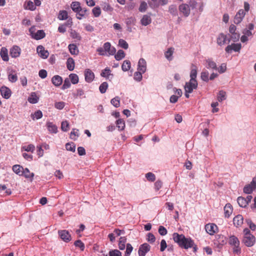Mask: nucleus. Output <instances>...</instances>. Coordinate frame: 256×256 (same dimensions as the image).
<instances>
[{
	"instance_id": "338daca9",
	"label": "nucleus",
	"mask_w": 256,
	"mask_h": 256,
	"mask_svg": "<svg viewBox=\"0 0 256 256\" xmlns=\"http://www.w3.org/2000/svg\"><path fill=\"white\" fill-rule=\"evenodd\" d=\"M110 256H122V253L118 250H114L109 252Z\"/></svg>"
},
{
	"instance_id": "f704fd0d",
	"label": "nucleus",
	"mask_w": 256,
	"mask_h": 256,
	"mask_svg": "<svg viewBox=\"0 0 256 256\" xmlns=\"http://www.w3.org/2000/svg\"><path fill=\"white\" fill-rule=\"evenodd\" d=\"M23 168L20 165H14L12 166L13 171L19 176H22V172L23 170Z\"/></svg>"
},
{
	"instance_id": "b1692460",
	"label": "nucleus",
	"mask_w": 256,
	"mask_h": 256,
	"mask_svg": "<svg viewBox=\"0 0 256 256\" xmlns=\"http://www.w3.org/2000/svg\"><path fill=\"white\" fill-rule=\"evenodd\" d=\"M52 82L55 86H58L62 84V79L61 76L56 75L52 77Z\"/></svg>"
},
{
	"instance_id": "7ed1b4c3",
	"label": "nucleus",
	"mask_w": 256,
	"mask_h": 256,
	"mask_svg": "<svg viewBox=\"0 0 256 256\" xmlns=\"http://www.w3.org/2000/svg\"><path fill=\"white\" fill-rule=\"evenodd\" d=\"M198 82L196 80L192 81V80L188 82H186L184 86V90L186 92H192L194 89L198 87Z\"/></svg>"
},
{
	"instance_id": "09e8293b",
	"label": "nucleus",
	"mask_w": 256,
	"mask_h": 256,
	"mask_svg": "<svg viewBox=\"0 0 256 256\" xmlns=\"http://www.w3.org/2000/svg\"><path fill=\"white\" fill-rule=\"evenodd\" d=\"M70 79L73 84H76L78 82V77L74 74H71L69 76Z\"/></svg>"
},
{
	"instance_id": "e433bc0d",
	"label": "nucleus",
	"mask_w": 256,
	"mask_h": 256,
	"mask_svg": "<svg viewBox=\"0 0 256 256\" xmlns=\"http://www.w3.org/2000/svg\"><path fill=\"white\" fill-rule=\"evenodd\" d=\"M69 50L72 54H77L78 50L76 46L74 44H70L68 46Z\"/></svg>"
},
{
	"instance_id": "a878e982",
	"label": "nucleus",
	"mask_w": 256,
	"mask_h": 256,
	"mask_svg": "<svg viewBox=\"0 0 256 256\" xmlns=\"http://www.w3.org/2000/svg\"><path fill=\"white\" fill-rule=\"evenodd\" d=\"M88 15V11L86 8H80V10H78L76 12V18L80 20L82 17H85Z\"/></svg>"
},
{
	"instance_id": "20e7f679",
	"label": "nucleus",
	"mask_w": 256,
	"mask_h": 256,
	"mask_svg": "<svg viewBox=\"0 0 256 256\" xmlns=\"http://www.w3.org/2000/svg\"><path fill=\"white\" fill-rule=\"evenodd\" d=\"M256 188V178H254L250 184L246 186L244 188V192L247 194H251Z\"/></svg>"
},
{
	"instance_id": "2eb2a0df",
	"label": "nucleus",
	"mask_w": 256,
	"mask_h": 256,
	"mask_svg": "<svg viewBox=\"0 0 256 256\" xmlns=\"http://www.w3.org/2000/svg\"><path fill=\"white\" fill-rule=\"evenodd\" d=\"M206 232L210 235H213L218 229L217 226L214 224H208L206 225Z\"/></svg>"
},
{
	"instance_id": "a18cd8bd",
	"label": "nucleus",
	"mask_w": 256,
	"mask_h": 256,
	"mask_svg": "<svg viewBox=\"0 0 256 256\" xmlns=\"http://www.w3.org/2000/svg\"><path fill=\"white\" fill-rule=\"evenodd\" d=\"M226 98V92L224 90H220L218 96V100L219 102H222Z\"/></svg>"
},
{
	"instance_id": "5701e85b",
	"label": "nucleus",
	"mask_w": 256,
	"mask_h": 256,
	"mask_svg": "<svg viewBox=\"0 0 256 256\" xmlns=\"http://www.w3.org/2000/svg\"><path fill=\"white\" fill-rule=\"evenodd\" d=\"M197 76V67L194 64L191 66V71L190 73V77L192 81L196 80V78Z\"/></svg>"
},
{
	"instance_id": "473e14b6",
	"label": "nucleus",
	"mask_w": 256,
	"mask_h": 256,
	"mask_svg": "<svg viewBox=\"0 0 256 256\" xmlns=\"http://www.w3.org/2000/svg\"><path fill=\"white\" fill-rule=\"evenodd\" d=\"M151 22V18L148 15H144L141 20L142 25L146 26Z\"/></svg>"
},
{
	"instance_id": "6e6d98bb",
	"label": "nucleus",
	"mask_w": 256,
	"mask_h": 256,
	"mask_svg": "<svg viewBox=\"0 0 256 256\" xmlns=\"http://www.w3.org/2000/svg\"><path fill=\"white\" fill-rule=\"evenodd\" d=\"M62 130L64 132H67L69 129V124L67 120L62 122L61 124Z\"/></svg>"
},
{
	"instance_id": "5fc2aeb1",
	"label": "nucleus",
	"mask_w": 256,
	"mask_h": 256,
	"mask_svg": "<svg viewBox=\"0 0 256 256\" xmlns=\"http://www.w3.org/2000/svg\"><path fill=\"white\" fill-rule=\"evenodd\" d=\"M66 148L67 150L74 152L76 150V146L74 143H67L66 144Z\"/></svg>"
},
{
	"instance_id": "412c9836",
	"label": "nucleus",
	"mask_w": 256,
	"mask_h": 256,
	"mask_svg": "<svg viewBox=\"0 0 256 256\" xmlns=\"http://www.w3.org/2000/svg\"><path fill=\"white\" fill-rule=\"evenodd\" d=\"M232 206L230 203L226 204L224 207L225 217L229 218L232 212Z\"/></svg>"
},
{
	"instance_id": "6e6552de",
	"label": "nucleus",
	"mask_w": 256,
	"mask_h": 256,
	"mask_svg": "<svg viewBox=\"0 0 256 256\" xmlns=\"http://www.w3.org/2000/svg\"><path fill=\"white\" fill-rule=\"evenodd\" d=\"M60 238L65 242H68L71 240V236L66 230H60L58 232Z\"/></svg>"
},
{
	"instance_id": "393cba45",
	"label": "nucleus",
	"mask_w": 256,
	"mask_h": 256,
	"mask_svg": "<svg viewBox=\"0 0 256 256\" xmlns=\"http://www.w3.org/2000/svg\"><path fill=\"white\" fill-rule=\"evenodd\" d=\"M0 56L3 60L7 62L8 60V50L5 47H2L0 50Z\"/></svg>"
},
{
	"instance_id": "774afa93",
	"label": "nucleus",
	"mask_w": 256,
	"mask_h": 256,
	"mask_svg": "<svg viewBox=\"0 0 256 256\" xmlns=\"http://www.w3.org/2000/svg\"><path fill=\"white\" fill-rule=\"evenodd\" d=\"M70 86V79L66 78L64 80V83L62 86V89L64 90L68 88Z\"/></svg>"
},
{
	"instance_id": "9d476101",
	"label": "nucleus",
	"mask_w": 256,
	"mask_h": 256,
	"mask_svg": "<svg viewBox=\"0 0 256 256\" xmlns=\"http://www.w3.org/2000/svg\"><path fill=\"white\" fill-rule=\"evenodd\" d=\"M36 51L40 56L42 58H46L49 55V52L48 50H45L42 46H38L36 48Z\"/></svg>"
},
{
	"instance_id": "49530a36",
	"label": "nucleus",
	"mask_w": 256,
	"mask_h": 256,
	"mask_svg": "<svg viewBox=\"0 0 256 256\" xmlns=\"http://www.w3.org/2000/svg\"><path fill=\"white\" fill-rule=\"evenodd\" d=\"M208 75V72L206 70H204L201 72L200 78L202 80L208 82L209 80Z\"/></svg>"
},
{
	"instance_id": "ddd939ff",
	"label": "nucleus",
	"mask_w": 256,
	"mask_h": 256,
	"mask_svg": "<svg viewBox=\"0 0 256 256\" xmlns=\"http://www.w3.org/2000/svg\"><path fill=\"white\" fill-rule=\"evenodd\" d=\"M0 92L2 97L6 99L9 98L11 96V90L6 86H2L0 89Z\"/></svg>"
},
{
	"instance_id": "cd10ccee",
	"label": "nucleus",
	"mask_w": 256,
	"mask_h": 256,
	"mask_svg": "<svg viewBox=\"0 0 256 256\" xmlns=\"http://www.w3.org/2000/svg\"><path fill=\"white\" fill-rule=\"evenodd\" d=\"M38 97L37 96L35 92H32L28 97V100L31 104H36L38 102Z\"/></svg>"
},
{
	"instance_id": "58836bf2",
	"label": "nucleus",
	"mask_w": 256,
	"mask_h": 256,
	"mask_svg": "<svg viewBox=\"0 0 256 256\" xmlns=\"http://www.w3.org/2000/svg\"><path fill=\"white\" fill-rule=\"evenodd\" d=\"M110 70L109 68H106L104 70L102 71V73L100 74V76L102 77L108 78L110 76H112V74H110Z\"/></svg>"
},
{
	"instance_id": "c85d7f7f",
	"label": "nucleus",
	"mask_w": 256,
	"mask_h": 256,
	"mask_svg": "<svg viewBox=\"0 0 256 256\" xmlns=\"http://www.w3.org/2000/svg\"><path fill=\"white\" fill-rule=\"evenodd\" d=\"M66 66H67L68 69L69 70L72 71V70H74V60H73L72 58H69L68 59L67 62H66Z\"/></svg>"
},
{
	"instance_id": "79ce46f5",
	"label": "nucleus",
	"mask_w": 256,
	"mask_h": 256,
	"mask_svg": "<svg viewBox=\"0 0 256 256\" xmlns=\"http://www.w3.org/2000/svg\"><path fill=\"white\" fill-rule=\"evenodd\" d=\"M122 68L124 72L128 70L130 68V61L128 60H124L122 64Z\"/></svg>"
},
{
	"instance_id": "052dcab7",
	"label": "nucleus",
	"mask_w": 256,
	"mask_h": 256,
	"mask_svg": "<svg viewBox=\"0 0 256 256\" xmlns=\"http://www.w3.org/2000/svg\"><path fill=\"white\" fill-rule=\"evenodd\" d=\"M133 250V248L130 244H127L125 256H129Z\"/></svg>"
},
{
	"instance_id": "72a5a7b5",
	"label": "nucleus",
	"mask_w": 256,
	"mask_h": 256,
	"mask_svg": "<svg viewBox=\"0 0 256 256\" xmlns=\"http://www.w3.org/2000/svg\"><path fill=\"white\" fill-rule=\"evenodd\" d=\"M231 34L232 35L230 36V38L228 39V43L231 40L234 42H236L239 40L240 38V34L239 33L234 32Z\"/></svg>"
},
{
	"instance_id": "603ef678",
	"label": "nucleus",
	"mask_w": 256,
	"mask_h": 256,
	"mask_svg": "<svg viewBox=\"0 0 256 256\" xmlns=\"http://www.w3.org/2000/svg\"><path fill=\"white\" fill-rule=\"evenodd\" d=\"M111 104L116 108H118L120 106V98L118 96H116V98H112L111 100Z\"/></svg>"
},
{
	"instance_id": "2f4dec72",
	"label": "nucleus",
	"mask_w": 256,
	"mask_h": 256,
	"mask_svg": "<svg viewBox=\"0 0 256 256\" xmlns=\"http://www.w3.org/2000/svg\"><path fill=\"white\" fill-rule=\"evenodd\" d=\"M45 36V33L42 30H38L37 32L34 34V36H32V38L36 40H40L44 38Z\"/></svg>"
},
{
	"instance_id": "f3484780",
	"label": "nucleus",
	"mask_w": 256,
	"mask_h": 256,
	"mask_svg": "<svg viewBox=\"0 0 256 256\" xmlns=\"http://www.w3.org/2000/svg\"><path fill=\"white\" fill-rule=\"evenodd\" d=\"M84 76L86 80L88 82H90L94 80V74L91 70L90 69H86L85 70Z\"/></svg>"
},
{
	"instance_id": "4be33fe9",
	"label": "nucleus",
	"mask_w": 256,
	"mask_h": 256,
	"mask_svg": "<svg viewBox=\"0 0 256 256\" xmlns=\"http://www.w3.org/2000/svg\"><path fill=\"white\" fill-rule=\"evenodd\" d=\"M206 67L208 69H212L217 70L218 67L216 63L211 59H208L206 60Z\"/></svg>"
},
{
	"instance_id": "f8f14e48",
	"label": "nucleus",
	"mask_w": 256,
	"mask_h": 256,
	"mask_svg": "<svg viewBox=\"0 0 256 256\" xmlns=\"http://www.w3.org/2000/svg\"><path fill=\"white\" fill-rule=\"evenodd\" d=\"M21 52L20 48L17 46H14L10 49V55L12 58H16L20 56Z\"/></svg>"
},
{
	"instance_id": "f03ea898",
	"label": "nucleus",
	"mask_w": 256,
	"mask_h": 256,
	"mask_svg": "<svg viewBox=\"0 0 256 256\" xmlns=\"http://www.w3.org/2000/svg\"><path fill=\"white\" fill-rule=\"evenodd\" d=\"M229 244L232 246H234L233 252L234 254H240L241 252V249L240 248V241L238 238L234 236H232L230 237Z\"/></svg>"
},
{
	"instance_id": "13d9d810",
	"label": "nucleus",
	"mask_w": 256,
	"mask_h": 256,
	"mask_svg": "<svg viewBox=\"0 0 256 256\" xmlns=\"http://www.w3.org/2000/svg\"><path fill=\"white\" fill-rule=\"evenodd\" d=\"M92 14L95 17H98L101 14V10L100 7H95L92 9Z\"/></svg>"
},
{
	"instance_id": "423d86ee",
	"label": "nucleus",
	"mask_w": 256,
	"mask_h": 256,
	"mask_svg": "<svg viewBox=\"0 0 256 256\" xmlns=\"http://www.w3.org/2000/svg\"><path fill=\"white\" fill-rule=\"evenodd\" d=\"M150 246L147 243H144L140 246L138 253L139 256H145L146 253L150 251Z\"/></svg>"
},
{
	"instance_id": "e2e57ef3",
	"label": "nucleus",
	"mask_w": 256,
	"mask_h": 256,
	"mask_svg": "<svg viewBox=\"0 0 256 256\" xmlns=\"http://www.w3.org/2000/svg\"><path fill=\"white\" fill-rule=\"evenodd\" d=\"M146 240L151 244L154 243L156 240L154 236L152 233H148L147 235Z\"/></svg>"
},
{
	"instance_id": "a19ab883",
	"label": "nucleus",
	"mask_w": 256,
	"mask_h": 256,
	"mask_svg": "<svg viewBox=\"0 0 256 256\" xmlns=\"http://www.w3.org/2000/svg\"><path fill=\"white\" fill-rule=\"evenodd\" d=\"M125 56V53L123 50H120L117 52V54L115 55L114 57L115 58L118 60H120L124 58Z\"/></svg>"
},
{
	"instance_id": "4d7b16f0",
	"label": "nucleus",
	"mask_w": 256,
	"mask_h": 256,
	"mask_svg": "<svg viewBox=\"0 0 256 256\" xmlns=\"http://www.w3.org/2000/svg\"><path fill=\"white\" fill-rule=\"evenodd\" d=\"M36 6L33 2L30 0H29L27 2V4L25 7L26 9H28L30 10H34L36 9Z\"/></svg>"
},
{
	"instance_id": "aec40b11",
	"label": "nucleus",
	"mask_w": 256,
	"mask_h": 256,
	"mask_svg": "<svg viewBox=\"0 0 256 256\" xmlns=\"http://www.w3.org/2000/svg\"><path fill=\"white\" fill-rule=\"evenodd\" d=\"M243 216L240 214H238L233 219L234 224L236 227L240 226L243 224Z\"/></svg>"
},
{
	"instance_id": "bf43d9fd",
	"label": "nucleus",
	"mask_w": 256,
	"mask_h": 256,
	"mask_svg": "<svg viewBox=\"0 0 256 256\" xmlns=\"http://www.w3.org/2000/svg\"><path fill=\"white\" fill-rule=\"evenodd\" d=\"M74 246L78 247L82 250H84V244L80 240H77L74 242Z\"/></svg>"
},
{
	"instance_id": "6ab92c4d",
	"label": "nucleus",
	"mask_w": 256,
	"mask_h": 256,
	"mask_svg": "<svg viewBox=\"0 0 256 256\" xmlns=\"http://www.w3.org/2000/svg\"><path fill=\"white\" fill-rule=\"evenodd\" d=\"M226 40H228L226 35L221 33L218 35L217 38V44L221 46L224 44Z\"/></svg>"
},
{
	"instance_id": "0eeeda50",
	"label": "nucleus",
	"mask_w": 256,
	"mask_h": 256,
	"mask_svg": "<svg viewBox=\"0 0 256 256\" xmlns=\"http://www.w3.org/2000/svg\"><path fill=\"white\" fill-rule=\"evenodd\" d=\"M245 15L246 12L244 10L242 9L240 10L234 18V23L236 24L240 23Z\"/></svg>"
},
{
	"instance_id": "4468645a",
	"label": "nucleus",
	"mask_w": 256,
	"mask_h": 256,
	"mask_svg": "<svg viewBox=\"0 0 256 256\" xmlns=\"http://www.w3.org/2000/svg\"><path fill=\"white\" fill-rule=\"evenodd\" d=\"M104 48L106 52H108L109 55H114L116 52V50L114 47L111 46V44L106 42L104 44Z\"/></svg>"
},
{
	"instance_id": "69168bd1",
	"label": "nucleus",
	"mask_w": 256,
	"mask_h": 256,
	"mask_svg": "<svg viewBox=\"0 0 256 256\" xmlns=\"http://www.w3.org/2000/svg\"><path fill=\"white\" fill-rule=\"evenodd\" d=\"M22 148L25 151L33 152L34 150L35 146L34 145L30 144L28 145V146H23Z\"/></svg>"
},
{
	"instance_id": "3c124183",
	"label": "nucleus",
	"mask_w": 256,
	"mask_h": 256,
	"mask_svg": "<svg viewBox=\"0 0 256 256\" xmlns=\"http://www.w3.org/2000/svg\"><path fill=\"white\" fill-rule=\"evenodd\" d=\"M31 116L32 120H34V118L36 120H38L42 118V113L40 110H38L36 111L34 114H32Z\"/></svg>"
},
{
	"instance_id": "8fccbe9b",
	"label": "nucleus",
	"mask_w": 256,
	"mask_h": 256,
	"mask_svg": "<svg viewBox=\"0 0 256 256\" xmlns=\"http://www.w3.org/2000/svg\"><path fill=\"white\" fill-rule=\"evenodd\" d=\"M108 88V84L106 82H102L99 87V90L100 92L102 94H104L106 92L107 88Z\"/></svg>"
},
{
	"instance_id": "9b49d317",
	"label": "nucleus",
	"mask_w": 256,
	"mask_h": 256,
	"mask_svg": "<svg viewBox=\"0 0 256 256\" xmlns=\"http://www.w3.org/2000/svg\"><path fill=\"white\" fill-rule=\"evenodd\" d=\"M179 10L184 16L188 17L190 12V6L187 4H182L179 6Z\"/></svg>"
},
{
	"instance_id": "c03bdc74",
	"label": "nucleus",
	"mask_w": 256,
	"mask_h": 256,
	"mask_svg": "<svg viewBox=\"0 0 256 256\" xmlns=\"http://www.w3.org/2000/svg\"><path fill=\"white\" fill-rule=\"evenodd\" d=\"M70 36L72 38L76 39L78 40H80L82 39L81 36L74 30H71Z\"/></svg>"
},
{
	"instance_id": "dca6fc26",
	"label": "nucleus",
	"mask_w": 256,
	"mask_h": 256,
	"mask_svg": "<svg viewBox=\"0 0 256 256\" xmlns=\"http://www.w3.org/2000/svg\"><path fill=\"white\" fill-rule=\"evenodd\" d=\"M254 26L253 24H249L247 26L246 28H244L242 31V33L247 36H252L253 35V34L252 32V30L254 29Z\"/></svg>"
},
{
	"instance_id": "c9c22d12",
	"label": "nucleus",
	"mask_w": 256,
	"mask_h": 256,
	"mask_svg": "<svg viewBox=\"0 0 256 256\" xmlns=\"http://www.w3.org/2000/svg\"><path fill=\"white\" fill-rule=\"evenodd\" d=\"M237 202L238 205L242 208H245L248 205V202L246 200H245V198L242 196L238 197L237 199Z\"/></svg>"
},
{
	"instance_id": "7c9ffc66",
	"label": "nucleus",
	"mask_w": 256,
	"mask_h": 256,
	"mask_svg": "<svg viewBox=\"0 0 256 256\" xmlns=\"http://www.w3.org/2000/svg\"><path fill=\"white\" fill-rule=\"evenodd\" d=\"M168 12L173 16H177L178 12L176 5L172 4L168 7Z\"/></svg>"
},
{
	"instance_id": "a211bd4d",
	"label": "nucleus",
	"mask_w": 256,
	"mask_h": 256,
	"mask_svg": "<svg viewBox=\"0 0 256 256\" xmlns=\"http://www.w3.org/2000/svg\"><path fill=\"white\" fill-rule=\"evenodd\" d=\"M146 60L142 58L138 61V70L142 72V73L146 72Z\"/></svg>"
},
{
	"instance_id": "f257e3e1",
	"label": "nucleus",
	"mask_w": 256,
	"mask_h": 256,
	"mask_svg": "<svg viewBox=\"0 0 256 256\" xmlns=\"http://www.w3.org/2000/svg\"><path fill=\"white\" fill-rule=\"evenodd\" d=\"M172 236L174 242H176L180 248L185 249L192 248L194 252H196V246L191 238H186L184 235L180 234L178 233H174Z\"/></svg>"
},
{
	"instance_id": "864d4df0",
	"label": "nucleus",
	"mask_w": 256,
	"mask_h": 256,
	"mask_svg": "<svg viewBox=\"0 0 256 256\" xmlns=\"http://www.w3.org/2000/svg\"><path fill=\"white\" fill-rule=\"evenodd\" d=\"M118 45L120 46L121 48H122L125 50L128 49V44L125 40H124L123 39H120L119 40Z\"/></svg>"
},
{
	"instance_id": "680f3d73",
	"label": "nucleus",
	"mask_w": 256,
	"mask_h": 256,
	"mask_svg": "<svg viewBox=\"0 0 256 256\" xmlns=\"http://www.w3.org/2000/svg\"><path fill=\"white\" fill-rule=\"evenodd\" d=\"M146 178L147 180L150 182H154L156 180V176L155 175L152 174V172H148L146 174Z\"/></svg>"
},
{
	"instance_id": "bb28decb",
	"label": "nucleus",
	"mask_w": 256,
	"mask_h": 256,
	"mask_svg": "<svg viewBox=\"0 0 256 256\" xmlns=\"http://www.w3.org/2000/svg\"><path fill=\"white\" fill-rule=\"evenodd\" d=\"M46 126L50 132L56 134L58 132V128L56 125L51 122H48Z\"/></svg>"
},
{
	"instance_id": "de8ad7c7",
	"label": "nucleus",
	"mask_w": 256,
	"mask_h": 256,
	"mask_svg": "<svg viewBox=\"0 0 256 256\" xmlns=\"http://www.w3.org/2000/svg\"><path fill=\"white\" fill-rule=\"evenodd\" d=\"M116 125L119 130H122L125 126V122L122 119H118L116 120Z\"/></svg>"
},
{
	"instance_id": "4c0bfd02",
	"label": "nucleus",
	"mask_w": 256,
	"mask_h": 256,
	"mask_svg": "<svg viewBox=\"0 0 256 256\" xmlns=\"http://www.w3.org/2000/svg\"><path fill=\"white\" fill-rule=\"evenodd\" d=\"M174 52V48H170L164 54V56L166 58L169 60H172V55Z\"/></svg>"
},
{
	"instance_id": "ea45409f",
	"label": "nucleus",
	"mask_w": 256,
	"mask_h": 256,
	"mask_svg": "<svg viewBox=\"0 0 256 256\" xmlns=\"http://www.w3.org/2000/svg\"><path fill=\"white\" fill-rule=\"evenodd\" d=\"M68 18V12L66 10H60L59 12L58 18L60 20H65Z\"/></svg>"
},
{
	"instance_id": "1a4fd4ad",
	"label": "nucleus",
	"mask_w": 256,
	"mask_h": 256,
	"mask_svg": "<svg viewBox=\"0 0 256 256\" xmlns=\"http://www.w3.org/2000/svg\"><path fill=\"white\" fill-rule=\"evenodd\" d=\"M242 48L240 44H232L228 46L225 49V50L228 53H230L232 50L234 52H239Z\"/></svg>"
},
{
	"instance_id": "0e129e2a",
	"label": "nucleus",
	"mask_w": 256,
	"mask_h": 256,
	"mask_svg": "<svg viewBox=\"0 0 256 256\" xmlns=\"http://www.w3.org/2000/svg\"><path fill=\"white\" fill-rule=\"evenodd\" d=\"M142 72L140 71L136 72L134 74V78L137 81H140L142 79Z\"/></svg>"
},
{
	"instance_id": "c756f323",
	"label": "nucleus",
	"mask_w": 256,
	"mask_h": 256,
	"mask_svg": "<svg viewBox=\"0 0 256 256\" xmlns=\"http://www.w3.org/2000/svg\"><path fill=\"white\" fill-rule=\"evenodd\" d=\"M71 8L74 12H77L78 10H80L82 8L78 2H73L71 4Z\"/></svg>"
},
{
	"instance_id": "39448f33",
	"label": "nucleus",
	"mask_w": 256,
	"mask_h": 256,
	"mask_svg": "<svg viewBox=\"0 0 256 256\" xmlns=\"http://www.w3.org/2000/svg\"><path fill=\"white\" fill-rule=\"evenodd\" d=\"M255 237L252 235H248V236H244L242 242L244 244L248 246H252L255 243Z\"/></svg>"
},
{
	"instance_id": "37998d69",
	"label": "nucleus",
	"mask_w": 256,
	"mask_h": 256,
	"mask_svg": "<svg viewBox=\"0 0 256 256\" xmlns=\"http://www.w3.org/2000/svg\"><path fill=\"white\" fill-rule=\"evenodd\" d=\"M24 176L26 178H33L34 176V173H30L29 170L28 168L25 169L23 168L22 172V176Z\"/></svg>"
}]
</instances>
